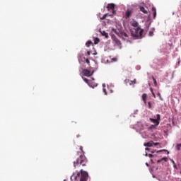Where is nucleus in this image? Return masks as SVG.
<instances>
[{"label":"nucleus","mask_w":181,"mask_h":181,"mask_svg":"<svg viewBox=\"0 0 181 181\" xmlns=\"http://www.w3.org/2000/svg\"><path fill=\"white\" fill-rule=\"evenodd\" d=\"M87 163V158L84 155H81L79 158H77L76 161L74 162V168H76L78 165H82V166H86Z\"/></svg>","instance_id":"obj_1"},{"label":"nucleus","mask_w":181,"mask_h":181,"mask_svg":"<svg viewBox=\"0 0 181 181\" xmlns=\"http://www.w3.org/2000/svg\"><path fill=\"white\" fill-rule=\"evenodd\" d=\"M143 32L144 30L141 29V27H137L132 30V35L134 37H141L142 36Z\"/></svg>","instance_id":"obj_2"},{"label":"nucleus","mask_w":181,"mask_h":181,"mask_svg":"<svg viewBox=\"0 0 181 181\" xmlns=\"http://www.w3.org/2000/svg\"><path fill=\"white\" fill-rule=\"evenodd\" d=\"M88 179V173L86 171H83V170H81L80 181H87Z\"/></svg>","instance_id":"obj_3"},{"label":"nucleus","mask_w":181,"mask_h":181,"mask_svg":"<svg viewBox=\"0 0 181 181\" xmlns=\"http://www.w3.org/2000/svg\"><path fill=\"white\" fill-rule=\"evenodd\" d=\"M150 121L153 122V124H155V125H159L160 122V115L157 114L156 115V119L150 118Z\"/></svg>","instance_id":"obj_4"},{"label":"nucleus","mask_w":181,"mask_h":181,"mask_svg":"<svg viewBox=\"0 0 181 181\" xmlns=\"http://www.w3.org/2000/svg\"><path fill=\"white\" fill-rule=\"evenodd\" d=\"M82 73H83V76H85L86 77H91V76H93V74H94V71H93L91 72L88 69H83L82 71Z\"/></svg>","instance_id":"obj_5"},{"label":"nucleus","mask_w":181,"mask_h":181,"mask_svg":"<svg viewBox=\"0 0 181 181\" xmlns=\"http://www.w3.org/2000/svg\"><path fill=\"white\" fill-rule=\"evenodd\" d=\"M83 81L86 83V84L88 85L89 87H92V88H94V87H97V83H91V81L88 80L87 78L82 77Z\"/></svg>","instance_id":"obj_6"},{"label":"nucleus","mask_w":181,"mask_h":181,"mask_svg":"<svg viewBox=\"0 0 181 181\" xmlns=\"http://www.w3.org/2000/svg\"><path fill=\"white\" fill-rule=\"evenodd\" d=\"M112 40L115 44V46H121V41H119V40H118L115 35H112Z\"/></svg>","instance_id":"obj_7"},{"label":"nucleus","mask_w":181,"mask_h":181,"mask_svg":"<svg viewBox=\"0 0 181 181\" xmlns=\"http://www.w3.org/2000/svg\"><path fill=\"white\" fill-rule=\"evenodd\" d=\"M115 8V4H108L107 8L108 9V11H112V13H115V11H114Z\"/></svg>","instance_id":"obj_8"},{"label":"nucleus","mask_w":181,"mask_h":181,"mask_svg":"<svg viewBox=\"0 0 181 181\" xmlns=\"http://www.w3.org/2000/svg\"><path fill=\"white\" fill-rule=\"evenodd\" d=\"M130 23H131L132 26H133V28H139V24L135 20H132L130 22Z\"/></svg>","instance_id":"obj_9"},{"label":"nucleus","mask_w":181,"mask_h":181,"mask_svg":"<svg viewBox=\"0 0 181 181\" xmlns=\"http://www.w3.org/2000/svg\"><path fill=\"white\" fill-rule=\"evenodd\" d=\"M155 152H156V153H159L160 152H167L168 155H169V151H168V150H160V151H153V150H150V153H155Z\"/></svg>","instance_id":"obj_10"},{"label":"nucleus","mask_w":181,"mask_h":181,"mask_svg":"<svg viewBox=\"0 0 181 181\" xmlns=\"http://www.w3.org/2000/svg\"><path fill=\"white\" fill-rule=\"evenodd\" d=\"M100 33L102 35V36H105L106 39H108V33H106L105 30H100Z\"/></svg>","instance_id":"obj_11"},{"label":"nucleus","mask_w":181,"mask_h":181,"mask_svg":"<svg viewBox=\"0 0 181 181\" xmlns=\"http://www.w3.org/2000/svg\"><path fill=\"white\" fill-rule=\"evenodd\" d=\"M153 146V141H151L148 143H144V146H148V148H151V146Z\"/></svg>","instance_id":"obj_12"},{"label":"nucleus","mask_w":181,"mask_h":181,"mask_svg":"<svg viewBox=\"0 0 181 181\" xmlns=\"http://www.w3.org/2000/svg\"><path fill=\"white\" fill-rule=\"evenodd\" d=\"M131 13H132V12L129 10H127L125 12L124 17L126 18V19H128V18H129L131 16Z\"/></svg>","instance_id":"obj_13"},{"label":"nucleus","mask_w":181,"mask_h":181,"mask_svg":"<svg viewBox=\"0 0 181 181\" xmlns=\"http://www.w3.org/2000/svg\"><path fill=\"white\" fill-rule=\"evenodd\" d=\"M148 97V95H146V93H143L142 94V100L145 104V105H146V98Z\"/></svg>","instance_id":"obj_14"},{"label":"nucleus","mask_w":181,"mask_h":181,"mask_svg":"<svg viewBox=\"0 0 181 181\" xmlns=\"http://www.w3.org/2000/svg\"><path fill=\"white\" fill-rule=\"evenodd\" d=\"M140 11L141 12H143V13H148V11H146L144 6H140Z\"/></svg>","instance_id":"obj_15"},{"label":"nucleus","mask_w":181,"mask_h":181,"mask_svg":"<svg viewBox=\"0 0 181 181\" xmlns=\"http://www.w3.org/2000/svg\"><path fill=\"white\" fill-rule=\"evenodd\" d=\"M152 11L153 12V19H156V8L153 6Z\"/></svg>","instance_id":"obj_16"},{"label":"nucleus","mask_w":181,"mask_h":181,"mask_svg":"<svg viewBox=\"0 0 181 181\" xmlns=\"http://www.w3.org/2000/svg\"><path fill=\"white\" fill-rule=\"evenodd\" d=\"M98 43H100V38L98 37L94 38V44L98 45Z\"/></svg>","instance_id":"obj_17"},{"label":"nucleus","mask_w":181,"mask_h":181,"mask_svg":"<svg viewBox=\"0 0 181 181\" xmlns=\"http://www.w3.org/2000/svg\"><path fill=\"white\" fill-rule=\"evenodd\" d=\"M92 43L93 42H91V40H88V42H86V47H90V46H91Z\"/></svg>","instance_id":"obj_18"},{"label":"nucleus","mask_w":181,"mask_h":181,"mask_svg":"<svg viewBox=\"0 0 181 181\" xmlns=\"http://www.w3.org/2000/svg\"><path fill=\"white\" fill-rule=\"evenodd\" d=\"M127 81L129 82V85H130V86H132V84H136V79H134V81H129V80H128Z\"/></svg>","instance_id":"obj_19"},{"label":"nucleus","mask_w":181,"mask_h":181,"mask_svg":"<svg viewBox=\"0 0 181 181\" xmlns=\"http://www.w3.org/2000/svg\"><path fill=\"white\" fill-rule=\"evenodd\" d=\"M122 37L125 38L126 40H128V38H127V37H129L128 34L124 33L122 35Z\"/></svg>","instance_id":"obj_20"},{"label":"nucleus","mask_w":181,"mask_h":181,"mask_svg":"<svg viewBox=\"0 0 181 181\" xmlns=\"http://www.w3.org/2000/svg\"><path fill=\"white\" fill-rule=\"evenodd\" d=\"M171 162L173 164V168L175 169H177V165H176V163H175V160H173V159H171Z\"/></svg>","instance_id":"obj_21"},{"label":"nucleus","mask_w":181,"mask_h":181,"mask_svg":"<svg viewBox=\"0 0 181 181\" xmlns=\"http://www.w3.org/2000/svg\"><path fill=\"white\" fill-rule=\"evenodd\" d=\"M180 148H181V144H177L175 146V148L177 151H180Z\"/></svg>","instance_id":"obj_22"},{"label":"nucleus","mask_w":181,"mask_h":181,"mask_svg":"<svg viewBox=\"0 0 181 181\" xmlns=\"http://www.w3.org/2000/svg\"><path fill=\"white\" fill-rule=\"evenodd\" d=\"M153 81L154 83V86L156 87V86H158V82H156V79L153 76Z\"/></svg>","instance_id":"obj_23"},{"label":"nucleus","mask_w":181,"mask_h":181,"mask_svg":"<svg viewBox=\"0 0 181 181\" xmlns=\"http://www.w3.org/2000/svg\"><path fill=\"white\" fill-rule=\"evenodd\" d=\"M139 125L140 126V128L139 129L140 131H143L144 129V125L142 124L139 123Z\"/></svg>","instance_id":"obj_24"},{"label":"nucleus","mask_w":181,"mask_h":181,"mask_svg":"<svg viewBox=\"0 0 181 181\" xmlns=\"http://www.w3.org/2000/svg\"><path fill=\"white\" fill-rule=\"evenodd\" d=\"M156 127H158V125L152 124V125L150 127V129H153L156 128Z\"/></svg>","instance_id":"obj_25"},{"label":"nucleus","mask_w":181,"mask_h":181,"mask_svg":"<svg viewBox=\"0 0 181 181\" xmlns=\"http://www.w3.org/2000/svg\"><path fill=\"white\" fill-rule=\"evenodd\" d=\"M161 159V161H165V162H168V158H166V157H163V158H160Z\"/></svg>","instance_id":"obj_26"},{"label":"nucleus","mask_w":181,"mask_h":181,"mask_svg":"<svg viewBox=\"0 0 181 181\" xmlns=\"http://www.w3.org/2000/svg\"><path fill=\"white\" fill-rule=\"evenodd\" d=\"M107 15H108V13L104 14L102 18H100V19H102V20L105 19V18H107Z\"/></svg>","instance_id":"obj_27"},{"label":"nucleus","mask_w":181,"mask_h":181,"mask_svg":"<svg viewBox=\"0 0 181 181\" xmlns=\"http://www.w3.org/2000/svg\"><path fill=\"white\" fill-rule=\"evenodd\" d=\"M103 91L105 93V95H107V90L105 89V88H103Z\"/></svg>","instance_id":"obj_28"},{"label":"nucleus","mask_w":181,"mask_h":181,"mask_svg":"<svg viewBox=\"0 0 181 181\" xmlns=\"http://www.w3.org/2000/svg\"><path fill=\"white\" fill-rule=\"evenodd\" d=\"M148 108H152V105L151 102H148Z\"/></svg>","instance_id":"obj_29"},{"label":"nucleus","mask_w":181,"mask_h":181,"mask_svg":"<svg viewBox=\"0 0 181 181\" xmlns=\"http://www.w3.org/2000/svg\"><path fill=\"white\" fill-rule=\"evenodd\" d=\"M149 36H153V31L149 32Z\"/></svg>","instance_id":"obj_30"},{"label":"nucleus","mask_w":181,"mask_h":181,"mask_svg":"<svg viewBox=\"0 0 181 181\" xmlns=\"http://www.w3.org/2000/svg\"><path fill=\"white\" fill-rule=\"evenodd\" d=\"M86 62L87 64H90V60H88V59H86Z\"/></svg>","instance_id":"obj_31"},{"label":"nucleus","mask_w":181,"mask_h":181,"mask_svg":"<svg viewBox=\"0 0 181 181\" xmlns=\"http://www.w3.org/2000/svg\"><path fill=\"white\" fill-rule=\"evenodd\" d=\"M153 145L154 146H158V145H159V143H153Z\"/></svg>","instance_id":"obj_32"},{"label":"nucleus","mask_w":181,"mask_h":181,"mask_svg":"<svg viewBox=\"0 0 181 181\" xmlns=\"http://www.w3.org/2000/svg\"><path fill=\"white\" fill-rule=\"evenodd\" d=\"M80 151H81V152H83V153H84V151H83V146H80Z\"/></svg>","instance_id":"obj_33"},{"label":"nucleus","mask_w":181,"mask_h":181,"mask_svg":"<svg viewBox=\"0 0 181 181\" xmlns=\"http://www.w3.org/2000/svg\"><path fill=\"white\" fill-rule=\"evenodd\" d=\"M145 151H148V152H151V148H145Z\"/></svg>","instance_id":"obj_34"},{"label":"nucleus","mask_w":181,"mask_h":181,"mask_svg":"<svg viewBox=\"0 0 181 181\" xmlns=\"http://www.w3.org/2000/svg\"><path fill=\"white\" fill-rule=\"evenodd\" d=\"M136 69V70H141V66H137Z\"/></svg>","instance_id":"obj_35"},{"label":"nucleus","mask_w":181,"mask_h":181,"mask_svg":"<svg viewBox=\"0 0 181 181\" xmlns=\"http://www.w3.org/2000/svg\"><path fill=\"white\" fill-rule=\"evenodd\" d=\"M149 158H153V154H148Z\"/></svg>","instance_id":"obj_36"},{"label":"nucleus","mask_w":181,"mask_h":181,"mask_svg":"<svg viewBox=\"0 0 181 181\" xmlns=\"http://www.w3.org/2000/svg\"><path fill=\"white\" fill-rule=\"evenodd\" d=\"M160 162H162L161 158H160V160H157V163H160Z\"/></svg>","instance_id":"obj_37"},{"label":"nucleus","mask_w":181,"mask_h":181,"mask_svg":"<svg viewBox=\"0 0 181 181\" xmlns=\"http://www.w3.org/2000/svg\"><path fill=\"white\" fill-rule=\"evenodd\" d=\"M152 95H153L154 98H156V95H155L154 92H153Z\"/></svg>","instance_id":"obj_38"},{"label":"nucleus","mask_w":181,"mask_h":181,"mask_svg":"<svg viewBox=\"0 0 181 181\" xmlns=\"http://www.w3.org/2000/svg\"><path fill=\"white\" fill-rule=\"evenodd\" d=\"M150 91L151 92V93H153V89L152 88H151Z\"/></svg>","instance_id":"obj_39"},{"label":"nucleus","mask_w":181,"mask_h":181,"mask_svg":"<svg viewBox=\"0 0 181 181\" xmlns=\"http://www.w3.org/2000/svg\"><path fill=\"white\" fill-rule=\"evenodd\" d=\"M159 98H160V100H161V101H163V98H162V95L159 96Z\"/></svg>","instance_id":"obj_40"},{"label":"nucleus","mask_w":181,"mask_h":181,"mask_svg":"<svg viewBox=\"0 0 181 181\" xmlns=\"http://www.w3.org/2000/svg\"><path fill=\"white\" fill-rule=\"evenodd\" d=\"M87 54H88V56H90V51H88V52H87Z\"/></svg>","instance_id":"obj_41"},{"label":"nucleus","mask_w":181,"mask_h":181,"mask_svg":"<svg viewBox=\"0 0 181 181\" xmlns=\"http://www.w3.org/2000/svg\"><path fill=\"white\" fill-rule=\"evenodd\" d=\"M177 64L179 66V64H180V59H179L178 62H177Z\"/></svg>","instance_id":"obj_42"},{"label":"nucleus","mask_w":181,"mask_h":181,"mask_svg":"<svg viewBox=\"0 0 181 181\" xmlns=\"http://www.w3.org/2000/svg\"><path fill=\"white\" fill-rule=\"evenodd\" d=\"M103 88H105V83H103Z\"/></svg>","instance_id":"obj_43"},{"label":"nucleus","mask_w":181,"mask_h":181,"mask_svg":"<svg viewBox=\"0 0 181 181\" xmlns=\"http://www.w3.org/2000/svg\"><path fill=\"white\" fill-rule=\"evenodd\" d=\"M157 95H158V97L161 96L160 93H159V92L157 93Z\"/></svg>","instance_id":"obj_44"},{"label":"nucleus","mask_w":181,"mask_h":181,"mask_svg":"<svg viewBox=\"0 0 181 181\" xmlns=\"http://www.w3.org/2000/svg\"><path fill=\"white\" fill-rule=\"evenodd\" d=\"M146 165L149 168V164L148 163H146Z\"/></svg>","instance_id":"obj_45"},{"label":"nucleus","mask_w":181,"mask_h":181,"mask_svg":"<svg viewBox=\"0 0 181 181\" xmlns=\"http://www.w3.org/2000/svg\"><path fill=\"white\" fill-rule=\"evenodd\" d=\"M144 156H149V155L148 154V153H146V154L144 155Z\"/></svg>","instance_id":"obj_46"},{"label":"nucleus","mask_w":181,"mask_h":181,"mask_svg":"<svg viewBox=\"0 0 181 181\" xmlns=\"http://www.w3.org/2000/svg\"><path fill=\"white\" fill-rule=\"evenodd\" d=\"M151 163H155V162H153V159H151Z\"/></svg>","instance_id":"obj_47"},{"label":"nucleus","mask_w":181,"mask_h":181,"mask_svg":"<svg viewBox=\"0 0 181 181\" xmlns=\"http://www.w3.org/2000/svg\"><path fill=\"white\" fill-rule=\"evenodd\" d=\"M92 81H94V78H91Z\"/></svg>","instance_id":"obj_48"},{"label":"nucleus","mask_w":181,"mask_h":181,"mask_svg":"<svg viewBox=\"0 0 181 181\" xmlns=\"http://www.w3.org/2000/svg\"><path fill=\"white\" fill-rule=\"evenodd\" d=\"M143 138H146V137H145V136H143Z\"/></svg>","instance_id":"obj_49"}]
</instances>
